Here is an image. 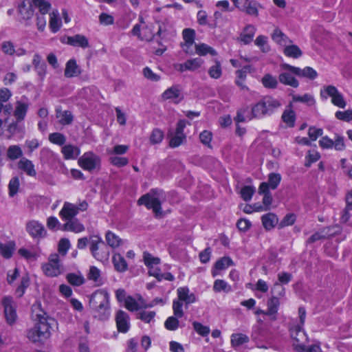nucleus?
I'll return each instance as SVG.
<instances>
[{
  "mask_svg": "<svg viewBox=\"0 0 352 352\" xmlns=\"http://www.w3.org/2000/svg\"><path fill=\"white\" fill-rule=\"evenodd\" d=\"M61 151L65 160H74L80 154V148L71 144L63 146Z\"/></svg>",
  "mask_w": 352,
  "mask_h": 352,
  "instance_id": "obj_32",
  "label": "nucleus"
},
{
  "mask_svg": "<svg viewBox=\"0 0 352 352\" xmlns=\"http://www.w3.org/2000/svg\"><path fill=\"white\" fill-rule=\"evenodd\" d=\"M204 60L201 58H194L187 60L184 63H177L174 68L179 72L195 71L200 68L204 64Z\"/></svg>",
  "mask_w": 352,
  "mask_h": 352,
  "instance_id": "obj_14",
  "label": "nucleus"
},
{
  "mask_svg": "<svg viewBox=\"0 0 352 352\" xmlns=\"http://www.w3.org/2000/svg\"><path fill=\"white\" fill-rule=\"evenodd\" d=\"M164 137L163 131L160 129H154L150 135V142L153 144H160L162 142Z\"/></svg>",
  "mask_w": 352,
  "mask_h": 352,
  "instance_id": "obj_64",
  "label": "nucleus"
},
{
  "mask_svg": "<svg viewBox=\"0 0 352 352\" xmlns=\"http://www.w3.org/2000/svg\"><path fill=\"white\" fill-rule=\"evenodd\" d=\"M248 342V336L243 333H233L231 336V344L234 347L239 346Z\"/></svg>",
  "mask_w": 352,
  "mask_h": 352,
  "instance_id": "obj_53",
  "label": "nucleus"
},
{
  "mask_svg": "<svg viewBox=\"0 0 352 352\" xmlns=\"http://www.w3.org/2000/svg\"><path fill=\"white\" fill-rule=\"evenodd\" d=\"M261 82L265 88L268 89H275L278 85L276 78L269 74L262 78Z\"/></svg>",
  "mask_w": 352,
  "mask_h": 352,
  "instance_id": "obj_57",
  "label": "nucleus"
},
{
  "mask_svg": "<svg viewBox=\"0 0 352 352\" xmlns=\"http://www.w3.org/2000/svg\"><path fill=\"white\" fill-rule=\"evenodd\" d=\"M87 278L89 280L93 281L96 286H100L103 284V279L101 276V272L98 267L95 266L90 267L87 274Z\"/></svg>",
  "mask_w": 352,
  "mask_h": 352,
  "instance_id": "obj_38",
  "label": "nucleus"
},
{
  "mask_svg": "<svg viewBox=\"0 0 352 352\" xmlns=\"http://www.w3.org/2000/svg\"><path fill=\"white\" fill-rule=\"evenodd\" d=\"M30 104L28 98L25 96H23L19 100L15 102L13 116L16 122H21L25 119Z\"/></svg>",
  "mask_w": 352,
  "mask_h": 352,
  "instance_id": "obj_9",
  "label": "nucleus"
},
{
  "mask_svg": "<svg viewBox=\"0 0 352 352\" xmlns=\"http://www.w3.org/2000/svg\"><path fill=\"white\" fill-rule=\"evenodd\" d=\"M341 94L338 89L333 85H327L324 86L320 89V96L325 100H327L329 97L331 98V100L336 98L338 95Z\"/></svg>",
  "mask_w": 352,
  "mask_h": 352,
  "instance_id": "obj_42",
  "label": "nucleus"
},
{
  "mask_svg": "<svg viewBox=\"0 0 352 352\" xmlns=\"http://www.w3.org/2000/svg\"><path fill=\"white\" fill-rule=\"evenodd\" d=\"M195 31L191 28H185L182 31V36L185 41L184 46L190 47L192 45L195 38Z\"/></svg>",
  "mask_w": 352,
  "mask_h": 352,
  "instance_id": "obj_47",
  "label": "nucleus"
},
{
  "mask_svg": "<svg viewBox=\"0 0 352 352\" xmlns=\"http://www.w3.org/2000/svg\"><path fill=\"white\" fill-rule=\"evenodd\" d=\"M20 186L19 179L18 177H12L8 184V193L10 197H14L19 191Z\"/></svg>",
  "mask_w": 352,
  "mask_h": 352,
  "instance_id": "obj_63",
  "label": "nucleus"
},
{
  "mask_svg": "<svg viewBox=\"0 0 352 352\" xmlns=\"http://www.w3.org/2000/svg\"><path fill=\"white\" fill-rule=\"evenodd\" d=\"M197 21L200 25H208L211 28H214L217 27V23H209L208 21V14L205 10H199L197 13Z\"/></svg>",
  "mask_w": 352,
  "mask_h": 352,
  "instance_id": "obj_52",
  "label": "nucleus"
},
{
  "mask_svg": "<svg viewBox=\"0 0 352 352\" xmlns=\"http://www.w3.org/2000/svg\"><path fill=\"white\" fill-rule=\"evenodd\" d=\"M186 126L185 120H180L177 122L175 132L170 136L169 146L171 148H176L182 145L186 140V136L184 132Z\"/></svg>",
  "mask_w": 352,
  "mask_h": 352,
  "instance_id": "obj_8",
  "label": "nucleus"
},
{
  "mask_svg": "<svg viewBox=\"0 0 352 352\" xmlns=\"http://www.w3.org/2000/svg\"><path fill=\"white\" fill-rule=\"evenodd\" d=\"M289 332L292 338L295 341L294 344H304V342L307 340V336L302 325L294 323L289 329Z\"/></svg>",
  "mask_w": 352,
  "mask_h": 352,
  "instance_id": "obj_21",
  "label": "nucleus"
},
{
  "mask_svg": "<svg viewBox=\"0 0 352 352\" xmlns=\"http://www.w3.org/2000/svg\"><path fill=\"white\" fill-rule=\"evenodd\" d=\"M183 316H177L173 314V316H169L164 322V327L169 331H175L179 326V318Z\"/></svg>",
  "mask_w": 352,
  "mask_h": 352,
  "instance_id": "obj_51",
  "label": "nucleus"
},
{
  "mask_svg": "<svg viewBox=\"0 0 352 352\" xmlns=\"http://www.w3.org/2000/svg\"><path fill=\"white\" fill-rule=\"evenodd\" d=\"M78 214L77 206L70 202L65 201L60 211L59 216L63 221H69Z\"/></svg>",
  "mask_w": 352,
  "mask_h": 352,
  "instance_id": "obj_20",
  "label": "nucleus"
},
{
  "mask_svg": "<svg viewBox=\"0 0 352 352\" xmlns=\"http://www.w3.org/2000/svg\"><path fill=\"white\" fill-rule=\"evenodd\" d=\"M177 298L173 301V311L177 316H184L183 304L186 307L188 305L194 303L197 301L196 296L194 293L190 292L187 287H180L177 289Z\"/></svg>",
  "mask_w": 352,
  "mask_h": 352,
  "instance_id": "obj_3",
  "label": "nucleus"
},
{
  "mask_svg": "<svg viewBox=\"0 0 352 352\" xmlns=\"http://www.w3.org/2000/svg\"><path fill=\"white\" fill-rule=\"evenodd\" d=\"M254 44L258 47L263 53H267L270 51V46L268 44V38L266 36H258L254 41Z\"/></svg>",
  "mask_w": 352,
  "mask_h": 352,
  "instance_id": "obj_49",
  "label": "nucleus"
},
{
  "mask_svg": "<svg viewBox=\"0 0 352 352\" xmlns=\"http://www.w3.org/2000/svg\"><path fill=\"white\" fill-rule=\"evenodd\" d=\"M162 192L153 190L138 199L139 205H144L148 209H152L156 216L162 214L161 198Z\"/></svg>",
  "mask_w": 352,
  "mask_h": 352,
  "instance_id": "obj_5",
  "label": "nucleus"
},
{
  "mask_svg": "<svg viewBox=\"0 0 352 352\" xmlns=\"http://www.w3.org/2000/svg\"><path fill=\"white\" fill-rule=\"evenodd\" d=\"M2 305L4 308V314L7 322L10 324L14 323L17 316L13 298L11 296H5L2 299Z\"/></svg>",
  "mask_w": 352,
  "mask_h": 352,
  "instance_id": "obj_11",
  "label": "nucleus"
},
{
  "mask_svg": "<svg viewBox=\"0 0 352 352\" xmlns=\"http://www.w3.org/2000/svg\"><path fill=\"white\" fill-rule=\"evenodd\" d=\"M85 226L78 219H74L67 221L63 225V230L75 233H80L85 230Z\"/></svg>",
  "mask_w": 352,
  "mask_h": 352,
  "instance_id": "obj_36",
  "label": "nucleus"
},
{
  "mask_svg": "<svg viewBox=\"0 0 352 352\" xmlns=\"http://www.w3.org/2000/svg\"><path fill=\"white\" fill-rule=\"evenodd\" d=\"M143 258L144 264L148 269L151 268V267L159 265L160 263V259L158 257H155L148 252L144 253Z\"/></svg>",
  "mask_w": 352,
  "mask_h": 352,
  "instance_id": "obj_59",
  "label": "nucleus"
},
{
  "mask_svg": "<svg viewBox=\"0 0 352 352\" xmlns=\"http://www.w3.org/2000/svg\"><path fill=\"white\" fill-rule=\"evenodd\" d=\"M281 181V175L279 173H271L268 175V189H276Z\"/></svg>",
  "mask_w": 352,
  "mask_h": 352,
  "instance_id": "obj_60",
  "label": "nucleus"
},
{
  "mask_svg": "<svg viewBox=\"0 0 352 352\" xmlns=\"http://www.w3.org/2000/svg\"><path fill=\"white\" fill-rule=\"evenodd\" d=\"M14 245L12 243H0V254L5 258H10L13 254Z\"/></svg>",
  "mask_w": 352,
  "mask_h": 352,
  "instance_id": "obj_55",
  "label": "nucleus"
},
{
  "mask_svg": "<svg viewBox=\"0 0 352 352\" xmlns=\"http://www.w3.org/2000/svg\"><path fill=\"white\" fill-rule=\"evenodd\" d=\"M31 316L32 320L36 322V324H50L47 314L42 309L40 302H36L32 305Z\"/></svg>",
  "mask_w": 352,
  "mask_h": 352,
  "instance_id": "obj_18",
  "label": "nucleus"
},
{
  "mask_svg": "<svg viewBox=\"0 0 352 352\" xmlns=\"http://www.w3.org/2000/svg\"><path fill=\"white\" fill-rule=\"evenodd\" d=\"M50 28L53 33H56L59 31L62 25V21L59 16L58 10H53L50 14Z\"/></svg>",
  "mask_w": 352,
  "mask_h": 352,
  "instance_id": "obj_34",
  "label": "nucleus"
},
{
  "mask_svg": "<svg viewBox=\"0 0 352 352\" xmlns=\"http://www.w3.org/2000/svg\"><path fill=\"white\" fill-rule=\"evenodd\" d=\"M261 221L265 229L270 230L278 224V219L274 213L270 212L261 217Z\"/></svg>",
  "mask_w": 352,
  "mask_h": 352,
  "instance_id": "obj_31",
  "label": "nucleus"
},
{
  "mask_svg": "<svg viewBox=\"0 0 352 352\" xmlns=\"http://www.w3.org/2000/svg\"><path fill=\"white\" fill-rule=\"evenodd\" d=\"M294 346L298 352H322L320 343H316L307 346L304 344H294Z\"/></svg>",
  "mask_w": 352,
  "mask_h": 352,
  "instance_id": "obj_45",
  "label": "nucleus"
},
{
  "mask_svg": "<svg viewBox=\"0 0 352 352\" xmlns=\"http://www.w3.org/2000/svg\"><path fill=\"white\" fill-rule=\"evenodd\" d=\"M67 43L74 47H80L87 48L89 47L88 39L82 34H76L72 36L67 37Z\"/></svg>",
  "mask_w": 352,
  "mask_h": 352,
  "instance_id": "obj_30",
  "label": "nucleus"
},
{
  "mask_svg": "<svg viewBox=\"0 0 352 352\" xmlns=\"http://www.w3.org/2000/svg\"><path fill=\"white\" fill-rule=\"evenodd\" d=\"M30 285V278L28 274H23L20 280V282L15 289V294L17 297H22L25 293L26 289Z\"/></svg>",
  "mask_w": 352,
  "mask_h": 352,
  "instance_id": "obj_35",
  "label": "nucleus"
},
{
  "mask_svg": "<svg viewBox=\"0 0 352 352\" xmlns=\"http://www.w3.org/2000/svg\"><path fill=\"white\" fill-rule=\"evenodd\" d=\"M236 9L239 11L244 12L247 14L258 16V10L257 4L255 1L250 0H230Z\"/></svg>",
  "mask_w": 352,
  "mask_h": 352,
  "instance_id": "obj_10",
  "label": "nucleus"
},
{
  "mask_svg": "<svg viewBox=\"0 0 352 352\" xmlns=\"http://www.w3.org/2000/svg\"><path fill=\"white\" fill-rule=\"evenodd\" d=\"M272 41L278 45L283 48L289 43H292V41L279 28H276L271 35Z\"/></svg>",
  "mask_w": 352,
  "mask_h": 352,
  "instance_id": "obj_25",
  "label": "nucleus"
},
{
  "mask_svg": "<svg viewBox=\"0 0 352 352\" xmlns=\"http://www.w3.org/2000/svg\"><path fill=\"white\" fill-rule=\"evenodd\" d=\"M256 189L254 186H245L241 189V197L245 201H250Z\"/></svg>",
  "mask_w": 352,
  "mask_h": 352,
  "instance_id": "obj_62",
  "label": "nucleus"
},
{
  "mask_svg": "<svg viewBox=\"0 0 352 352\" xmlns=\"http://www.w3.org/2000/svg\"><path fill=\"white\" fill-rule=\"evenodd\" d=\"M339 231V228L338 226H334L332 228H324L322 229L321 230L314 233L312 234L310 238L309 239V242H315L316 241L329 238L330 236H333L335 234H336Z\"/></svg>",
  "mask_w": 352,
  "mask_h": 352,
  "instance_id": "obj_24",
  "label": "nucleus"
},
{
  "mask_svg": "<svg viewBox=\"0 0 352 352\" xmlns=\"http://www.w3.org/2000/svg\"><path fill=\"white\" fill-rule=\"evenodd\" d=\"M283 54L287 57L296 59L302 56V52L298 45L292 43L283 47Z\"/></svg>",
  "mask_w": 352,
  "mask_h": 352,
  "instance_id": "obj_37",
  "label": "nucleus"
},
{
  "mask_svg": "<svg viewBox=\"0 0 352 352\" xmlns=\"http://www.w3.org/2000/svg\"><path fill=\"white\" fill-rule=\"evenodd\" d=\"M279 81L292 87H297L299 85L298 81L289 72H283L279 75Z\"/></svg>",
  "mask_w": 352,
  "mask_h": 352,
  "instance_id": "obj_41",
  "label": "nucleus"
},
{
  "mask_svg": "<svg viewBox=\"0 0 352 352\" xmlns=\"http://www.w3.org/2000/svg\"><path fill=\"white\" fill-rule=\"evenodd\" d=\"M81 74V69L74 59L69 60L65 66V76L67 78L78 76Z\"/></svg>",
  "mask_w": 352,
  "mask_h": 352,
  "instance_id": "obj_29",
  "label": "nucleus"
},
{
  "mask_svg": "<svg viewBox=\"0 0 352 352\" xmlns=\"http://www.w3.org/2000/svg\"><path fill=\"white\" fill-rule=\"evenodd\" d=\"M26 230L33 238L41 239L46 235L44 226L38 221L32 220L27 223Z\"/></svg>",
  "mask_w": 352,
  "mask_h": 352,
  "instance_id": "obj_15",
  "label": "nucleus"
},
{
  "mask_svg": "<svg viewBox=\"0 0 352 352\" xmlns=\"http://www.w3.org/2000/svg\"><path fill=\"white\" fill-rule=\"evenodd\" d=\"M215 65L211 66L208 69L209 76L214 79H218L222 74L221 63L219 60H214Z\"/></svg>",
  "mask_w": 352,
  "mask_h": 352,
  "instance_id": "obj_61",
  "label": "nucleus"
},
{
  "mask_svg": "<svg viewBox=\"0 0 352 352\" xmlns=\"http://www.w3.org/2000/svg\"><path fill=\"white\" fill-rule=\"evenodd\" d=\"M18 13L21 16V19L28 25V21L32 19L34 14V10L32 3L29 0H23L19 3Z\"/></svg>",
  "mask_w": 352,
  "mask_h": 352,
  "instance_id": "obj_17",
  "label": "nucleus"
},
{
  "mask_svg": "<svg viewBox=\"0 0 352 352\" xmlns=\"http://www.w3.org/2000/svg\"><path fill=\"white\" fill-rule=\"evenodd\" d=\"M267 306L266 316H270L272 320H275L276 319V314L280 306V301L278 297L272 296L268 300Z\"/></svg>",
  "mask_w": 352,
  "mask_h": 352,
  "instance_id": "obj_26",
  "label": "nucleus"
},
{
  "mask_svg": "<svg viewBox=\"0 0 352 352\" xmlns=\"http://www.w3.org/2000/svg\"><path fill=\"white\" fill-rule=\"evenodd\" d=\"M195 52L199 56H206L208 54L212 56H216L217 54L214 49L205 43L196 44Z\"/></svg>",
  "mask_w": 352,
  "mask_h": 352,
  "instance_id": "obj_46",
  "label": "nucleus"
},
{
  "mask_svg": "<svg viewBox=\"0 0 352 352\" xmlns=\"http://www.w3.org/2000/svg\"><path fill=\"white\" fill-rule=\"evenodd\" d=\"M234 265V262L229 256H223L217 260L211 270L213 277L220 275V272L226 270Z\"/></svg>",
  "mask_w": 352,
  "mask_h": 352,
  "instance_id": "obj_22",
  "label": "nucleus"
},
{
  "mask_svg": "<svg viewBox=\"0 0 352 352\" xmlns=\"http://www.w3.org/2000/svg\"><path fill=\"white\" fill-rule=\"evenodd\" d=\"M56 116L58 122L62 125H68L73 121V116L69 111H61L57 109Z\"/></svg>",
  "mask_w": 352,
  "mask_h": 352,
  "instance_id": "obj_40",
  "label": "nucleus"
},
{
  "mask_svg": "<svg viewBox=\"0 0 352 352\" xmlns=\"http://www.w3.org/2000/svg\"><path fill=\"white\" fill-rule=\"evenodd\" d=\"M89 243L91 252L95 258L102 261L107 258L109 254L107 252L100 253L98 252L99 245L103 243L100 238L96 236H92L89 240Z\"/></svg>",
  "mask_w": 352,
  "mask_h": 352,
  "instance_id": "obj_23",
  "label": "nucleus"
},
{
  "mask_svg": "<svg viewBox=\"0 0 352 352\" xmlns=\"http://www.w3.org/2000/svg\"><path fill=\"white\" fill-rule=\"evenodd\" d=\"M285 68L288 69L292 74H294L300 78L313 80L318 77V72L311 67L307 66L301 69L300 67L286 65Z\"/></svg>",
  "mask_w": 352,
  "mask_h": 352,
  "instance_id": "obj_12",
  "label": "nucleus"
},
{
  "mask_svg": "<svg viewBox=\"0 0 352 352\" xmlns=\"http://www.w3.org/2000/svg\"><path fill=\"white\" fill-rule=\"evenodd\" d=\"M18 168L30 177H36V171L32 162L23 157L18 162Z\"/></svg>",
  "mask_w": 352,
  "mask_h": 352,
  "instance_id": "obj_27",
  "label": "nucleus"
},
{
  "mask_svg": "<svg viewBox=\"0 0 352 352\" xmlns=\"http://www.w3.org/2000/svg\"><path fill=\"white\" fill-rule=\"evenodd\" d=\"M256 28L253 25H248L240 35L241 41L245 45L250 43L255 35Z\"/></svg>",
  "mask_w": 352,
  "mask_h": 352,
  "instance_id": "obj_33",
  "label": "nucleus"
},
{
  "mask_svg": "<svg viewBox=\"0 0 352 352\" xmlns=\"http://www.w3.org/2000/svg\"><path fill=\"white\" fill-rule=\"evenodd\" d=\"M23 155V151L18 145L10 146L7 150V156L11 160H15Z\"/></svg>",
  "mask_w": 352,
  "mask_h": 352,
  "instance_id": "obj_54",
  "label": "nucleus"
},
{
  "mask_svg": "<svg viewBox=\"0 0 352 352\" xmlns=\"http://www.w3.org/2000/svg\"><path fill=\"white\" fill-rule=\"evenodd\" d=\"M50 324H35L28 331V338L33 342H43L50 338Z\"/></svg>",
  "mask_w": 352,
  "mask_h": 352,
  "instance_id": "obj_6",
  "label": "nucleus"
},
{
  "mask_svg": "<svg viewBox=\"0 0 352 352\" xmlns=\"http://www.w3.org/2000/svg\"><path fill=\"white\" fill-rule=\"evenodd\" d=\"M250 69L251 67L248 65L236 72V84L243 89H248V87L244 85V81L246 78L248 72H250Z\"/></svg>",
  "mask_w": 352,
  "mask_h": 352,
  "instance_id": "obj_44",
  "label": "nucleus"
},
{
  "mask_svg": "<svg viewBox=\"0 0 352 352\" xmlns=\"http://www.w3.org/2000/svg\"><path fill=\"white\" fill-rule=\"evenodd\" d=\"M283 121L289 127H293L295 124L296 114L293 110H285L282 115Z\"/></svg>",
  "mask_w": 352,
  "mask_h": 352,
  "instance_id": "obj_58",
  "label": "nucleus"
},
{
  "mask_svg": "<svg viewBox=\"0 0 352 352\" xmlns=\"http://www.w3.org/2000/svg\"><path fill=\"white\" fill-rule=\"evenodd\" d=\"M116 322L118 330L121 333H126L130 329V319L127 313L119 310L116 314Z\"/></svg>",
  "mask_w": 352,
  "mask_h": 352,
  "instance_id": "obj_19",
  "label": "nucleus"
},
{
  "mask_svg": "<svg viewBox=\"0 0 352 352\" xmlns=\"http://www.w3.org/2000/svg\"><path fill=\"white\" fill-rule=\"evenodd\" d=\"M124 306L129 311H135L142 309H146V302L140 295H137L136 297L129 296L125 300Z\"/></svg>",
  "mask_w": 352,
  "mask_h": 352,
  "instance_id": "obj_16",
  "label": "nucleus"
},
{
  "mask_svg": "<svg viewBox=\"0 0 352 352\" xmlns=\"http://www.w3.org/2000/svg\"><path fill=\"white\" fill-rule=\"evenodd\" d=\"M162 98L178 104L184 99V96L179 85H173L162 93Z\"/></svg>",
  "mask_w": 352,
  "mask_h": 352,
  "instance_id": "obj_13",
  "label": "nucleus"
},
{
  "mask_svg": "<svg viewBox=\"0 0 352 352\" xmlns=\"http://www.w3.org/2000/svg\"><path fill=\"white\" fill-rule=\"evenodd\" d=\"M41 270L43 274L50 278L60 276L64 272V266L58 254H51L47 261L41 264Z\"/></svg>",
  "mask_w": 352,
  "mask_h": 352,
  "instance_id": "obj_4",
  "label": "nucleus"
},
{
  "mask_svg": "<svg viewBox=\"0 0 352 352\" xmlns=\"http://www.w3.org/2000/svg\"><path fill=\"white\" fill-rule=\"evenodd\" d=\"M259 194L263 195V206L266 210H270L271 208V205L272 204V195L268 190V184L265 182H262L258 188Z\"/></svg>",
  "mask_w": 352,
  "mask_h": 352,
  "instance_id": "obj_28",
  "label": "nucleus"
},
{
  "mask_svg": "<svg viewBox=\"0 0 352 352\" xmlns=\"http://www.w3.org/2000/svg\"><path fill=\"white\" fill-rule=\"evenodd\" d=\"M89 305L94 311L95 317L105 320L110 315L109 294L104 289H98L89 299Z\"/></svg>",
  "mask_w": 352,
  "mask_h": 352,
  "instance_id": "obj_1",
  "label": "nucleus"
},
{
  "mask_svg": "<svg viewBox=\"0 0 352 352\" xmlns=\"http://www.w3.org/2000/svg\"><path fill=\"white\" fill-rule=\"evenodd\" d=\"M212 289L216 293L232 292V287L226 280L223 279H217L214 280Z\"/></svg>",
  "mask_w": 352,
  "mask_h": 352,
  "instance_id": "obj_43",
  "label": "nucleus"
},
{
  "mask_svg": "<svg viewBox=\"0 0 352 352\" xmlns=\"http://www.w3.org/2000/svg\"><path fill=\"white\" fill-rule=\"evenodd\" d=\"M105 238L108 245L113 248L119 247L122 243V240L111 231L107 232Z\"/></svg>",
  "mask_w": 352,
  "mask_h": 352,
  "instance_id": "obj_48",
  "label": "nucleus"
},
{
  "mask_svg": "<svg viewBox=\"0 0 352 352\" xmlns=\"http://www.w3.org/2000/svg\"><path fill=\"white\" fill-rule=\"evenodd\" d=\"M80 168L85 170L92 171L100 167V157L91 151L85 152L78 160Z\"/></svg>",
  "mask_w": 352,
  "mask_h": 352,
  "instance_id": "obj_7",
  "label": "nucleus"
},
{
  "mask_svg": "<svg viewBox=\"0 0 352 352\" xmlns=\"http://www.w3.org/2000/svg\"><path fill=\"white\" fill-rule=\"evenodd\" d=\"M66 279L69 283L74 286H80L85 283V278L80 273H69L66 276Z\"/></svg>",
  "mask_w": 352,
  "mask_h": 352,
  "instance_id": "obj_50",
  "label": "nucleus"
},
{
  "mask_svg": "<svg viewBox=\"0 0 352 352\" xmlns=\"http://www.w3.org/2000/svg\"><path fill=\"white\" fill-rule=\"evenodd\" d=\"M281 106L280 101L270 96L262 98L252 107V113L255 118H263L275 113Z\"/></svg>",
  "mask_w": 352,
  "mask_h": 352,
  "instance_id": "obj_2",
  "label": "nucleus"
},
{
  "mask_svg": "<svg viewBox=\"0 0 352 352\" xmlns=\"http://www.w3.org/2000/svg\"><path fill=\"white\" fill-rule=\"evenodd\" d=\"M112 261L116 270L119 272H125L128 268L124 258L120 254H115L113 256Z\"/></svg>",
  "mask_w": 352,
  "mask_h": 352,
  "instance_id": "obj_39",
  "label": "nucleus"
},
{
  "mask_svg": "<svg viewBox=\"0 0 352 352\" xmlns=\"http://www.w3.org/2000/svg\"><path fill=\"white\" fill-rule=\"evenodd\" d=\"M19 254L28 262L36 261L38 258L37 254L33 251L26 248H20L18 250Z\"/></svg>",
  "mask_w": 352,
  "mask_h": 352,
  "instance_id": "obj_56",
  "label": "nucleus"
}]
</instances>
